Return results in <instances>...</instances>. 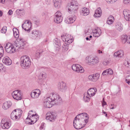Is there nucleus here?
I'll return each mask as SVG.
<instances>
[{
    "mask_svg": "<svg viewBox=\"0 0 130 130\" xmlns=\"http://www.w3.org/2000/svg\"><path fill=\"white\" fill-rule=\"evenodd\" d=\"M61 99L58 95L51 93L49 95L43 102L44 106L45 108H50L54 104L59 103Z\"/></svg>",
    "mask_w": 130,
    "mask_h": 130,
    "instance_id": "1",
    "label": "nucleus"
},
{
    "mask_svg": "<svg viewBox=\"0 0 130 130\" xmlns=\"http://www.w3.org/2000/svg\"><path fill=\"white\" fill-rule=\"evenodd\" d=\"M31 64V60L29 57L27 56H24L21 57L20 64L23 68H28L30 66Z\"/></svg>",
    "mask_w": 130,
    "mask_h": 130,
    "instance_id": "2",
    "label": "nucleus"
},
{
    "mask_svg": "<svg viewBox=\"0 0 130 130\" xmlns=\"http://www.w3.org/2000/svg\"><path fill=\"white\" fill-rule=\"evenodd\" d=\"M75 118L79 121V123L82 122L83 127H84L88 122V117L86 113H81L77 115Z\"/></svg>",
    "mask_w": 130,
    "mask_h": 130,
    "instance_id": "3",
    "label": "nucleus"
},
{
    "mask_svg": "<svg viewBox=\"0 0 130 130\" xmlns=\"http://www.w3.org/2000/svg\"><path fill=\"white\" fill-rule=\"evenodd\" d=\"M67 7L70 13H75L78 8V4L76 1H73L68 4Z\"/></svg>",
    "mask_w": 130,
    "mask_h": 130,
    "instance_id": "4",
    "label": "nucleus"
},
{
    "mask_svg": "<svg viewBox=\"0 0 130 130\" xmlns=\"http://www.w3.org/2000/svg\"><path fill=\"white\" fill-rule=\"evenodd\" d=\"M85 60L87 63L89 65H95L99 62V58L97 56L94 57L87 56L86 57Z\"/></svg>",
    "mask_w": 130,
    "mask_h": 130,
    "instance_id": "5",
    "label": "nucleus"
},
{
    "mask_svg": "<svg viewBox=\"0 0 130 130\" xmlns=\"http://www.w3.org/2000/svg\"><path fill=\"white\" fill-rule=\"evenodd\" d=\"M22 28L27 32H29L32 29V23L29 20L25 21L22 25Z\"/></svg>",
    "mask_w": 130,
    "mask_h": 130,
    "instance_id": "6",
    "label": "nucleus"
},
{
    "mask_svg": "<svg viewBox=\"0 0 130 130\" xmlns=\"http://www.w3.org/2000/svg\"><path fill=\"white\" fill-rule=\"evenodd\" d=\"M5 48L6 51L8 53H13L15 52L16 49L10 43L8 42L5 44Z\"/></svg>",
    "mask_w": 130,
    "mask_h": 130,
    "instance_id": "7",
    "label": "nucleus"
},
{
    "mask_svg": "<svg viewBox=\"0 0 130 130\" xmlns=\"http://www.w3.org/2000/svg\"><path fill=\"white\" fill-rule=\"evenodd\" d=\"M11 122L10 120L2 119L1 123V126L3 129H8L11 125Z\"/></svg>",
    "mask_w": 130,
    "mask_h": 130,
    "instance_id": "8",
    "label": "nucleus"
},
{
    "mask_svg": "<svg viewBox=\"0 0 130 130\" xmlns=\"http://www.w3.org/2000/svg\"><path fill=\"white\" fill-rule=\"evenodd\" d=\"M12 95L14 100L19 101L21 99L22 94L20 90H17L12 92Z\"/></svg>",
    "mask_w": 130,
    "mask_h": 130,
    "instance_id": "9",
    "label": "nucleus"
},
{
    "mask_svg": "<svg viewBox=\"0 0 130 130\" xmlns=\"http://www.w3.org/2000/svg\"><path fill=\"white\" fill-rule=\"evenodd\" d=\"M41 32L38 30H35L32 31L30 34V37L34 40H38L39 39L41 36Z\"/></svg>",
    "mask_w": 130,
    "mask_h": 130,
    "instance_id": "10",
    "label": "nucleus"
},
{
    "mask_svg": "<svg viewBox=\"0 0 130 130\" xmlns=\"http://www.w3.org/2000/svg\"><path fill=\"white\" fill-rule=\"evenodd\" d=\"M62 39L64 42L69 44L72 43L73 41V39L72 37L70 35L66 34L65 35L61 36Z\"/></svg>",
    "mask_w": 130,
    "mask_h": 130,
    "instance_id": "11",
    "label": "nucleus"
},
{
    "mask_svg": "<svg viewBox=\"0 0 130 130\" xmlns=\"http://www.w3.org/2000/svg\"><path fill=\"white\" fill-rule=\"evenodd\" d=\"M62 20V14L59 11H58L55 14L54 21L55 23L59 24Z\"/></svg>",
    "mask_w": 130,
    "mask_h": 130,
    "instance_id": "12",
    "label": "nucleus"
},
{
    "mask_svg": "<svg viewBox=\"0 0 130 130\" xmlns=\"http://www.w3.org/2000/svg\"><path fill=\"white\" fill-rule=\"evenodd\" d=\"M41 93L40 90L38 89H36L31 92L30 96L33 99H37L39 97Z\"/></svg>",
    "mask_w": 130,
    "mask_h": 130,
    "instance_id": "13",
    "label": "nucleus"
},
{
    "mask_svg": "<svg viewBox=\"0 0 130 130\" xmlns=\"http://www.w3.org/2000/svg\"><path fill=\"white\" fill-rule=\"evenodd\" d=\"M72 67L73 70L77 72L83 73L84 72L83 68L79 64H73Z\"/></svg>",
    "mask_w": 130,
    "mask_h": 130,
    "instance_id": "14",
    "label": "nucleus"
},
{
    "mask_svg": "<svg viewBox=\"0 0 130 130\" xmlns=\"http://www.w3.org/2000/svg\"><path fill=\"white\" fill-rule=\"evenodd\" d=\"M56 118V116L53 112H48L46 114V119L51 121H54Z\"/></svg>",
    "mask_w": 130,
    "mask_h": 130,
    "instance_id": "15",
    "label": "nucleus"
},
{
    "mask_svg": "<svg viewBox=\"0 0 130 130\" xmlns=\"http://www.w3.org/2000/svg\"><path fill=\"white\" fill-rule=\"evenodd\" d=\"M58 87L60 90L63 92H65L67 90V87L65 83L62 82L58 83Z\"/></svg>",
    "mask_w": 130,
    "mask_h": 130,
    "instance_id": "16",
    "label": "nucleus"
},
{
    "mask_svg": "<svg viewBox=\"0 0 130 130\" xmlns=\"http://www.w3.org/2000/svg\"><path fill=\"white\" fill-rule=\"evenodd\" d=\"M83 123L80 122L79 123V121L77 120L76 118L74 119L73 121V125L75 128L76 129H79L82 128L83 127Z\"/></svg>",
    "mask_w": 130,
    "mask_h": 130,
    "instance_id": "17",
    "label": "nucleus"
},
{
    "mask_svg": "<svg viewBox=\"0 0 130 130\" xmlns=\"http://www.w3.org/2000/svg\"><path fill=\"white\" fill-rule=\"evenodd\" d=\"M54 42L56 50L59 51L60 49L61 45L60 40L57 38H55L54 40Z\"/></svg>",
    "mask_w": 130,
    "mask_h": 130,
    "instance_id": "18",
    "label": "nucleus"
},
{
    "mask_svg": "<svg viewBox=\"0 0 130 130\" xmlns=\"http://www.w3.org/2000/svg\"><path fill=\"white\" fill-rule=\"evenodd\" d=\"M2 61L4 64L7 66H9L11 65L12 63L11 59L7 56H4L3 57Z\"/></svg>",
    "mask_w": 130,
    "mask_h": 130,
    "instance_id": "19",
    "label": "nucleus"
},
{
    "mask_svg": "<svg viewBox=\"0 0 130 130\" xmlns=\"http://www.w3.org/2000/svg\"><path fill=\"white\" fill-rule=\"evenodd\" d=\"M76 19V16L75 15H73L66 19L65 20V22L67 24H71L73 23Z\"/></svg>",
    "mask_w": 130,
    "mask_h": 130,
    "instance_id": "20",
    "label": "nucleus"
},
{
    "mask_svg": "<svg viewBox=\"0 0 130 130\" xmlns=\"http://www.w3.org/2000/svg\"><path fill=\"white\" fill-rule=\"evenodd\" d=\"M124 52L122 50H119L116 51L113 55L114 57L120 59L123 56Z\"/></svg>",
    "mask_w": 130,
    "mask_h": 130,
    "instance_id": "21",
    "label": "nucleus"
},
{
    "mask_svg": "<svg viewBox=\"0 0 130 130\" xmlns=\"http://www.w3.org/2000/svg\"><path fill=\"white\" fill-rule=\"evenodd\" d=\"M53 3L54 7L57 9H59L61 6L62 1L61 0H53Z\"/></svg>",
    "mask_w": 130,
    "mask_h": 130,
    "instance_id": "22",
    "label": "nucleus"
},
{
    "mask_svg": "<svg viewBox=\"0 0 130 130\" xmlns=\"http://www.w3.org/2000/svg\"><path fill=\"white\" fill-rule=\"evenodd\" d=\"M123 13L125 20L127 21H130V11L125 9L124 10Z\"/></svg>",
    "mask_w": 130,
    "mask_h": 130,
    "instance_id": "23",
    "label": "nucleus"
},
{
    "mask_svg": "<svg viewBox=\"0 0 130 130\" xmlns=\"http://www.w3.org/2000/svg\"><path fill=\"white\" fill-rule=\"evenodd\" d=\"M97 91L96 89L95 88L89 89L86 93L90 97H92L95 94Z\"/></svg>",
    "mask_w": 130,
    "mask_h": 130,
    "instance_id": "24",
    "label": "nucleus"
},
{
    "mask_svg": "<svg viewBox=\"0 0 130 130\" xmlns=\"http://www.w3.org/2000/svg\"><path fill=\"white\" fill-rule=\"evenodd\" d=\"M93 36L95 37H99L101 35L102 31L99 28H97L93 30Z\"/></svg>",
    "mask_w": 130,
    "mask_h": 130,
    "instance_id": "25",
    "label": "nucleus"
},
{
    "mask_svg": "<svg viewBox=\"0 0 130 130\" xmlns=\"http://www.w3.org/2000/svg\"><path fill=\"white\" fill-rule=\"evenodd\" d=\"M115 27L116 29L120 32L123 29V26L122 24L120 22H118L116 24Z\"/></svg>",
    "mask_w": 130,
    "mask_h": 130,
    "instance_id": "26",
    "label": "nucleus"
},
{
    "mask_svg": "<svg viewBox=\"0 0 130 130\" xmlns=\"http://www.w3.org/2000/svg\"><path fill=\"white\" fill-rule=\"evenodd\" d=\"M11 102L10 101H8L4 102L3 105V109L5 110L7 109L10 107L12 105Z\"/></svg>",
    "mask_w": 130,
    "mask_h": 130,
    "instance_id": "27",
    "label": "nucleus"
},
{
    "mask_svg": "<svg viewBox=\"0 0 130 130\" xmlns=\"http://www.w3.org/2000/svg\"><path fill=\"white\" fill-rule=\"evenodd\" d=\"M14 112H15L16 116L19 119L21 116L23 111L21 109H16L13 111Z\"/></svg>",
    "mask_w": 130,
    "mask_h": 130,
    "instance_id": "28",
    "label": "nucleus"
},
{
    "mask_svg": "<svg viewBox=\"0 0 130 130\" xmlns=\"http://www.w3.org/2000/svg\"><path fill=\"white\" fill-rule=\"evenodd\" d=\"M113 74L112 70L111 69H109L103 71L102 74L104 76L108 74L112 75Z\"/></svg>",
    "mask_w": 130,
    "mask_h": 130,
    "instance_id": "29",
    "label": "nucleus"
},
{
    "mask_svg": "<svg viewBox=\"0 0 130 130\" xmlns=\"http://www.w3.org/2000/svg\"><path fill=\"white\" fill-rule=\"evenodd\" d=\"M102 13L101 10L100 8H99L97 9L95 11V13L94 16L95 17H99Z\"/></svg>",
    "mask_w": 130,
    "mask_h": 130,
    "instance_id": "30",
    "label": "nucleus"
},
{
    "mask_svg": "<svg viewBox=\"0 0 130 130\" xmlns=\"http://www.w3.org/2000/svg\"><path fill=\"white\" fill-rule=\"evenodd\" d=\"M32 116L30 118H31V120H32L34 123H35L39 119V116L36 113H35V114H32Z\"/></svg>",
    "mask_w": 130,
    "mask_h": 130,
    "instance_id": "31",
    "label": "nucleus"
},
{
    "mask_svg": "<svg viewBox=\"0 0 130 130\" xmlns=\"http://www.w3.org/2000/svg\"><path fill=\"white\" fill-rule=\"evenodd\" d=\"M89 13V10L86 8H84L82 9L80 13L82 15L86 16L88 15Z\"/></svg>",
    "mask_w": 130,
    "mask_h": 130,
    "instance_id": "32",
    "label": "nucleus"
},
{
    "mask_svg": "<svg viewBox=\"0 0 130 130\" xmlns=\"http://www.w3.org/2000/svg\"><path fill=\"white\" fill-rule=\"evenodd\" d=\"M14 36L16 38H18L19 36V31L18 29L16 28H14L13 29Z\"/></svg>",
    "mask_w": 130,
    "mask_h": 130,
    "instance_id": "33",
    "label": "nucleus"
},
{
    "mask_svg": "<svg viewBox=\"0 0 130 130\" xmlns=\"http://www.w3.org/2000/svg\"><path fill=\"white\" fill-rule=\"evenodd\" d=\"M114 21V18L112 16L110 15L109 17L107 22L108 24L110 25L113 23Z\"/></svg>",
    "mask_w": 130,
    "mask_h": 130,
    "instance_id": "34",
    "label": "nucleus"
},
{
    "mask_svg": "<svg viewBox=\"0 0 130 130\" xmlns=\"http://www.w3.org/2000/svg\"><path fill=\"white\" fill-rule=\"evenodd\" d=\"M25 122L26 124L29 125L32 124L34 123L33 122H32V120H31V118L28 117V116L25 120Z\"/></svg>",
    "mask_w": 130,
    "mask_h": 130,
    "instance_id": "35",
    "label": "nucleus"
},
{
    "mask_svg": "<svg viewBox=\"0 0 130 130\" xmlns=\"http://www.w3.org/2000/svg\"><path fill=\"white\" fill-rule=\"evenodd\" d=\"M11 118L13 120H19L18 117L16 116L15 112H14L13 111L11 113Z\"/></svg>",
    "mask_w": 130,
    "mask_h": 130,
    "instance_id": "36",
    "label": "nucleus"
},
{
    "mask_svg": "<svg viewBox=\"0 0 130 130\" xmlns=\"http://www.w3.org/2000/svg\"><path fill=\"white\" fill-rule=\"evenodd\" d=\"M40 77L41 79H45L47 77V75L45 72H42L40 73Z\"/></svg>",
    "mask_w": 130,
    "mask_h": 130,
    "instance_id": "37",
    "label": "nucleus"
},
{
    "mask_svg": "<svg viewBox=\"0 0 130 130\" xmlns=\"http://www.w3.org/2000/svg\"><path fill=\"white\" fill-rule=\"evenodd\" d=\"M88 94L86 93L84 94L83 100L85 102H88L90 100V98L88 96Z\"/></svg>",
    "mask_w": 130,
    "mask_h": 130,
    "instance_id": "38",
    "label": "nucleus"
},
{
    "mask_svg": "<svg viewBox=\"0 0 130 130\" xmlns=\"http://www.w3.org/2000/svg\"><path fill=\"white\" fill-rule=\"evenodd\" d=\"M128 36L126 35H123L121 36V40L123 43H125L127 41Z\"/></svg>",
    "mask_w": 130,
    "mask_h": 130,
    "instance_id": "39",
    "label": "nucleus"
},
{
    "mask_svg": "<svg viewBox=\"0 0 130 130\" xmlns=\"http://www.w3.org/2000/svg\"><path fill=\"white\" fill-rule=\"evenodd\" d=\"M93 75L94 82H96L99 79L100 76V74H99L96 73L93 74Z\"/></svg>",
    "mask_w": 130,
    "mask_h": 130,
    "instance_id": "40",
    "label": "nucleus"
},
{
    "mask_svg": "<svg viewBox=\"0 0 130 130\" xmlns=\"http://www.w3.org/2000/svg\"><path fill=\"white\" fill-rule=\"evenodd\" d=\"M14 45L16 46L17 49L18 50L20 49L21 48V46H20V41H15L14 44Z\"/></svg>",
    "mask_w": 130,
    "mask_h": 130,
    "instance_id": "41",
    "label": "nucleus"
},
{
    "mask_svg": "<svg viewBox=\"0 0 130 130\" xmlns=\"http://www.w3.org/2000/svg\"><path fill=\"white\" fill-rule=\"evenodd\" d=\"M62 51L64 52L68 51V46L66 44H64L62 46Z\"/></svg>",
    "mask_w": 130,
    "mask_h": 130,
    "instance_id": "42",
    "label": "nucleus"
},
{
    "mask_svg": "<svg viewBox=\"0 0 130 130\" xmlns=\"http://www.w3.org/2000/svg\"><path fill=\"white\" fill-rule=\"evenodd\" d=\"M20 46H21V48H20V49H22V48H23V47L24 46L25 44V42L22 41V40H20Z\"/></svg>",
    "mask_w": 130,
    "mask_h": 130,
    "instance_id": "43",
    "label": "nucleus"
},
{
    "mask_svg": "<svg viewBox=\"0 0 130 130\" xmlns=\"http://www.w3.org/2000/svg\"><path fill=\"white\" fill-rule=\"evenodd\" d=\"M7 27L6 26H4L2 28L1 30V32L3 33H5L6 31Z\"/></svg>",
    "mask_w": 130,
    "mask_h": 130,
    "instance_id": "44",
    "label": "nucleus"
},
{
    "mask_svg": "<svg viewBox=\"0 0 130 130\" xmlns=\"http://www.w3.org/2000/svg\"><path fill=\"white\" fill-rule=\"evenodd\" d=\"M88 79L90 81L94 82L93 74L90 75L88 77Z\"/></svg>",
    "mask_w": 130,
    "mask_h": 130,
    "instance_id": "45",
    "label": "nucleus"
},
{
    "mask_svg": "<svg viewBox=\"0 0 130 130\" xmlns=\"http://www.w3.org/2000/svg\"><path fill=\"white\" fill-rule=\"evenodd\" d=\"M35 113H36V112H35L34 111L33 112L32 110L30 111L28 113V117H31L32 116V114H35Z\"/></svg>",
    "mask_w": 130,
    "mask_h": 130,
    "instance_id": "46",
    "label": "nucleus"
},
{
    "mask_svg": "<svg viewBox=\"0 0 130 130\" xmlns=\"http://www.w3.org/2000/svg\"><path fill=\"white\" fill-rule=\"evenodd\" d=\"M110 63L109 61L106 60L104 61L103 63V65L105 66H106L108 64Z\"/></svg>",
    "mask_w": 130,
    "mask_h": 130,
    "instance_id": "47",
    "label": "nucleus"
},
{
    "mask_svg": "<svg viewBox=\"0 0 130 130\" xmlns=\"http://www.w3.org/2000/svg\"><path fill=\"white\" fill-rule=\"evenodd\" d=\"M45 124L44 123H41L40 127V130H43L44 129Z\"/></svg>",
    "mask_w": 130,
    "mask_h": 130,
    "instance_id": "48",
    "label": "nucleus"
},
{
    "mask_svg": "<svg viewBox=\"0 0 130 130\" xmlns=\"http://www.w3.org/2000/svg\"><path fill=\"white\" fill-rule=\"evenodd\" d=\"M40 53L39 52V51H37L35 53V56L37 58H39L40 57Z\"/></svg>",
    "mask_w": 130,
    "mask_h": 130,
    "instance_id": "49",
    "label": "nucleus"
},
{
    "mask_svg": "<svg viewBox=\"0 0 130 130\" xmlns=\"http://www.w3.org/2000/svg\"><path fill=\"white\" fill-rule=\"evenodd\" d=\"M116 0H106V1L108 3H112L115 2Z\"/></svg>",
    "mask_w": 130,
    "mask_h": 130,
    "instance_id": "50",
    "label": "nucleus"
},
{
    "mask_svg": "<svg viewBox=\"0 0 130 130\" xmlns=\"http://www.w3.org/2000/svg\"><path fill=\"white\" fill-rule=\"evenodd\" d=\"M125 65L127 67H130V61H127L125 63Z\"/></svg>",
    "mask_w": 130,
    "mask_h": 130,
    "instance_id": "51",
    "label": "nucleus"
},
{
    "mask_svg": "<svg viewBox=\"0 0 130 130\" xmlns=\"http://www.w3.org/2000/svg\"><path fill=\"white\" fill-rule=\"evenodd\" d=\"M89 29H88V30H86L85 31V34L86 35H89L90 34L91 32H89Z\"/></svg>",
    "mask_w": 130,
    "mask_h": 130,
    "instance_id": "52",
    "label": "nucleus"
},
{
    "mask_svg": "<svg viewBox=\"0 0 130 130\" xmlns=\"http://www.w3.org/2000/svg\"><path fill=\"white\" fill-rule=\"evenodd\" d=\"M21 10L18 9L16 11V13L17 14L19 15L21 13Z\"/></svg>",
    "mask_w": 130,
    "mask_h": 130,
    "instance_id": "53",
    "label": "nucleus"
},
{
    "mask_svg": "<svg viewBox=\"0 0 130 130\" xmlns=\"http://www.w3.org/2000/svg\"><path fill=\"white\" fill-rule=\"evenodd\" d=\"M12 14L13 12L11 10H9L8 13V14L9 15H11Z\"/></svg>",
    "mask_w": 130,
    "mask_h": 130,
    "instance_id": "54",
    "label": "nucleus"
},
{
    "mask_svg": "<svg viewBox=\"0 0 130 130\" xmlns=\"http://www.w3.org/2000/svg\"><path fill=\"white\" fill-rule=\"evenodd\" d=\"M4 67L3 64L1 63H0V71L3 69Z\"/></svg>",
    "mask_w": 130,
    "mask_h": 130,
    "instance_id": "55",
    "label": "nucleus"
},
{
    "mask_svg": "<svg viewBox=\"0 0 130 130\" xmlns=\"http://www.w3.org/2000/svg\"><path fill=\"white\" fill-rule=\"evenodd\" d=\"M130 2V0H123V2L125 4H127Z\"/></svg>",
    "mask_w": 130,
    "mask_h": 130,
    "instance_id": "56",
    "label": "nucleus"
},
{
    "mask_svg": "<svg viewBox=\"0 0 130 130\" xmlns=\"http://www.w3.org/2000/svg\"><path fill=\"white\" fill-rule=\"evenodd\" d=\"M127 43L130 44V36H128V38L127 39L126 41Z\"/></svg>",
    "mask_w": 130,
    "mask_h": 130,
    "instance_id": "57",
    "label": "nucleus"
},
{
    "mask_svg": "<svg viewBox=\"0 0 130 130\" xmlns=\"http://www.w3.org/2000/svg\"><path fill=\"white\" fill-rule=\"evenodd\" d=\"M106 103L104 101H103L102 103V106H103L104 105H106Z\"/></svg>",
    "mask_w": 130,
    "mask_h": 130,
    "instance_id": "58",
    "label": "nucleus"
},
{
    "mask_svg": "<svg viewBox=\"0 0 130 130\" xmlns=\"http://www.w3.org/2000/svg\"><path fill=\"white\" fill-rule=\"evenodd\" d=\"M5 2V0H0V2L4 4Z\"/></svg>",
    "mask_w": 130,
    "mask_h": 130,
    "instance_id": "59",
    "label": "nucleus"
},
{
    "mask_svg": "<svg viewBox=\"0 0 130 130\" xmlns=\"http://www.w3.org/2000/svg\"><path fill=\"white\" fill-rule=\"evenodd\" d=\"M3 14V12L2 11H1L0 10V17H1L2 16Z\"/></svg>",
    "mask_w": 130,
    "mask_h": 130,
    "instance_id": "60",
    "label": "nucleus"
},
{
    "mask_svg": "<svg viewBox=\"0 0 130 130\" xmlns=\"http://www.w3.org/2000/svg\"><path fill=\"white\" fill-rule=\"evenodd\" d=\"M46 13L45 12H43L42 13V16H44L45 14Z\"/></svg>",
    "mask_w": 130,
    "mask_h": 130,
    "instance_id": "61",
    "label": "nucleus"
},
{
    "mask_svg": "<svg viewBox=\"0 0 130 130\" xmlns=\"http://www.w3.org/2000/svg\"><path fill=\"white\" fill-rule=\"evenodd\" d=\"M17 0H10V1L12 3H14L16 2Z\"/></svg>",
    "mask_w": 130,
    "mask_h": 130,
    "instance_id": "62",
    "label": "nucleus"
},
{
    "mask_svg": "<svg viewBox=\"0 0 130 130\" xmlns=\"http://www.w3.org/2000/svg\"><path fill=\"white\" fill-rule=\"evenodd\" d=\"M98 53L99 54L102 53V51H101L100 50H99L98 51Z\"/></svg>",
    "mask_w": 130,
    "mask_h": 130,
    "instance_id": "63",
    "label": "nucleus"
},
{
    "mask_svg": "<svg viewBox=\"0 0 130 130\" xmlns=\"http://www.w3.org/2000/svg\"><path fill=\"white\" fill-rule=\"evenodd\" d=\"M86 40H90V39H89V38L88 37H86Z\"/></svg>",
    "mask_w": 130,
    "mask_h": 130,
    "instance_id": "64",
    "label": "nucleus"
}]
</instances>
